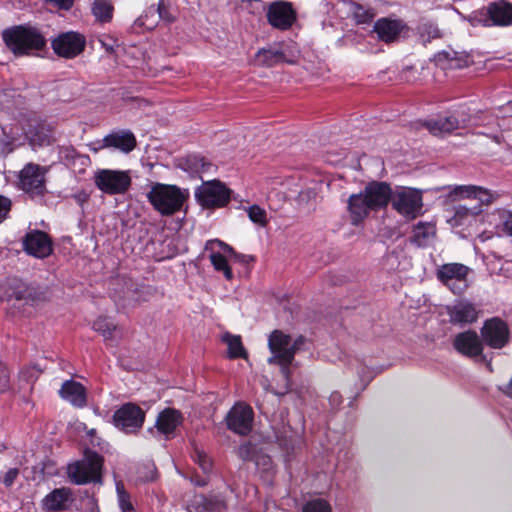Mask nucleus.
<instances>
[{
  "label": "nucleus",
  "mask_w": 512,
  "mask_h": 512,
  "mask_svg": "<svg viewBox=\"0 0 512 512\" xmlns=\"http://www.w3.org/2000/svg\"><path fill=\"white\" fill-rule=\"evenodd\" d=\"M305 343L304 336L300 335L293 339L289 334L278 329L272 331L268 337L271 356L267 362L280 366V372L285 381V390L280 393L281 395H284L290 388L291 370L289 366L293 362L295 354L303 349Z\"/></svg>",
  "instance_id": "nucleus-1"
},
{
  "label": "nucleus",
  "mask_w": 512,
  "mask_h": 512,
  "mask_svg": "<svg viewBox=\"0 0 512 512\" xmlns=\"http://www.w3.org/2000/svg\"><path fill=\"white\" fill-rule=\"evenodd\" d=\"M2 38L7 48L17 57L38 55L47 45L42 32L30 25L5 29Z\"/></svg>",
  "instance_id": "nucleus-2"
},
{
  "label": "nucleus",
  "mask_w": 512,
  "mask_h": 512,
  "mask_svg": "<svg viewBox=\"0 0 512 512\" xmlns=\"http://www.w3.org/2000/svg\"><path fill=\"white\" fill-rule=\"evenodd\" d=\"M187 190L176 185L155 183L147 193L152 207L162 216H171L180 211L187 200Z\"/></svg>",
  "instance_id": "nucleus-3"
},
{
  "label": "nucleus",
  "mask_w": 512,
  "mask_h": 512,
  "mask_svg": "<svg viewBox=\"0 0 512 512\" xmlns=\"http://www.w3.org/2000/svg\"><path fill=\"white\" fill-rule=\"evenodd\" d=\"M103 458L94 451L87 450L82 461L70 464L67 474L71 482L76 485H83L90 482L101 481V469Z\"/></svg>",
  "instance_id": "nucleus-4"
},
{
  "label": "nucleus",
  "mask_w": 512,
  "mask_h": 512,
  "mask_svg": "<svg viewBox=\"0 0 512 512\" xmlns=\"http://www.w3.org/2000/svg\"><path fill=\"white\" fill-rule=\"evenodd\" d=\"M48 169L36 163H27L18 174V188L31 198H42L46 192Z\"/></svg>",
  "instance_id": "nucleus-5"
},
{
  "label": "nucleus",
  "mask_w": 512,
  "mask_h": 512,
  "mask_svg": "<svg viewBox=\"0 0 512 512\" xmlns=\"http://www.w3.org/2000/svg\"><path fill=\"white\" fill-rule=\"evenodd\" d=\"M391 204L393 209L403 217L415 219L422 212V194L417 189L397 187L393 191Z\"/></svg>",
  "instance_id": "nucleus-6"
},
{
  "label": "nucleus",
  "mask_w": 512,
  "mask_h": 512,
  "mask_svg": "<svg viewBox=\"0 0 512 512\" xmlns=\"http://www.w3.org/2000/svg\"><path fill=\"white\" fill-rule=\"evenodd\" d=\"M94 183L108 195L123 194L131 185V177L126 171L101 169L95 173Z\"/></svg>",
  "instance_id": "nucleus-7"
},
{
  "label": "nucleus",
  "mask_w": 512,
  "mask_h": 512,
  "mask_svg": "<svg viewBox=\"0 0 512 512\" xmlns=\"http://www.w3.org/2000/svg\"><path fill=\"white\" fill-rule=\"evenodd\" d=\"M231 191L220 181L203 182L195 191L198 203L204 208H219L230 201Z\"/></svg>",
  "instance_id": "nucleus-8"
},
{
  "label": "nucleus",
  "mask_w": 512,
  "mask_h": 512,
  "mask_svg": "<svg viewBox=\"0 0 512 512\" xmlns=\"http://www.w3.org/2000/svg\"><path fill=\"white\" fill-rule=\"evenodd\" d=\"M469 271L470 268L461 263H447L437 269L436 276L454 294H462L468 288Z\"/></svg>",
  "instance_id": "nucleus-9"
},
{
  "label": "nucleus",
  "mask_w": 512,
  "mask_h": 512,
  "mask_svg": "<svg viewBox=\"0 0 512 512\" xmlns=\"http://www.w3.org/2000/svg\"><path fill=\"white\" fill-rule=\"evenodd\" d=\"M24 128L21 114L1 124L0 156L7 157L18 147L24 145Z\"/></svg>",
  "instance_id": "nucleus-10"
},
{
  "label": "nucleus",
  "mask_w": 512,
  "mask_h": 512,
  "mask_svg": "<svg viewBox=\"0 0 512 512\" xmlns=\"http://www.w3.org/2000/svg\"><path fill=\"white\" fill-rule=\"evenodd\" d=\"M145 421V412L134 403L123 404L113 415L114 425L125 433H137Z\"/></svg>",
  "instance_id": "nucleus-11"
},
{
  "label": "nucleus",
  "mask_w": 512,
  "mask_h": 512,
  "mask_svg": "<svg viewBox=\"0 0 512 512\" xmlns=\"http://www.w3.org/2000/svg\"><path fill=\"white\" fill-rule=\"evenodd\" d=\"M51 46L56 55L65 59H73L80 55L86 47L84 35L69 31L59 34L51 41Z\"/></svg>",
  "instance_id": "nucleus-12"
},
{
  "label": "nucleus",
  "mask_w": 512,
  "mask_h": 512,
  "mask_svg": "<svg viewBox=\"0 0 512 512\" xmlns=\"http://www.w3.org/2000/svg\"><path fill=\"white\" fill-rule=\"evenodd\" d=\"M253 419L252 408L243 402L236 403L225 417L228 429L243 436L251 432Z\"/></svg>",
  "instance_id": "nucleus-13"
},
{
  "label": "nucleus",
  "mask_w": 512,
  "mask_h": 512,
  "mask_svg": "<svg viewBox=\"0 0 512 512\" xmlns=\"http://www.w3.org/2000/svg\"><path fill=\"white\" fill-rule=\"evenodd\" d=\"M510 331L505 321L493 317L484 322L481 328L483 343L493 349H501L509 342Z\"/></svg>",
  "instance_id": "nucleus-14"
},
{
  "label": "nucleus",
  "mask_w": 512,
  "mask_h": 512,
  "mask_svg": "<svg viewBox=\"0 0 512 512\" xmlns=\"http://www.w3.org/2000/svg\"><path fill=\"white\" fill-rule=\"evenodd\" d=\"M267 21L276 29L286 31L292 27L297 20V13L292 4L286 1H274L267 10Z\"/></svg>",
  "instance_id": "nucleus-15"
},
{
  "label": "nucleus",
  "mask_w": 512,
  "mask_h": 512,
  "mask_svg": "<svg viewBox=\"0 0 512 512\" xmlns=\"http://www.w3.org/2000/svg\"><path fill=\"white\" fill-rule=\"evenodd\" d=\"M484 26H508L512 24V4L500 0L490 3L480 11Z\"/></svg>",
  "instance_id": "nucleus-16"
},
{
  "label": "nucleus",
  "mask_w": 512,
  "mask_h": 512,
  "mask_svg": "<svg viewBox=\"0 0 512 512\" xmlns=\"http://www.w3.org/2000/svg\"><path fill=\"white\" fill-rule=\"evenodd\" d=\"M24 128V139L32 147L45 146L51 143L50 130L43 122L36 117L21 114Z\"/></svg>",
  "instance_id": "nucleus-17"
},
{
  "label": "nucleus",
  "mask_w": 512,
  "mask_h": 512,
  "mask_svg": "<svg viewBox=\"0 0 512 512\" xmlns=\"http://www.w3.org/2000/svg\"><path fill=\"white\" fill-rule=\"evenodd\" d=\"M442 189L448 191L446 196L451 201L471 199L484 204H492L496 199V196L489 190L476 185H455L443 187Z\"/></svg>",
  "instance_id": "nucleus-18"
},
{
  "label": "nucleus",
  "mask_w": 512,
  "mask_h": 512,
  "mask_svg": "<svg viewBox=\"0 0 512 512\" xmlns=\"http://www.w3.org/2000/svg\"><path fill=\"white\" fill-rule=\"evenodd\" d=\"M453 346L464 356L470 358L481 357V359L484 360V357L482 356L483 341L475 331L468 330L456 335L453 341Z\"/></svg>",
  "instance_id": "nucleus-19"
},
{
  "label": "nucleus",
  "mask_w": 512,
  "mask_h": 512,
  "mask_svg": "<svg viewBox=\"0 0 512 512\" xmlns=\"http://www.w3.org/2000/svg\"><path fill=\"white\" fill-rule=\"evenodd\" d=\"M256 60L263 67H274L282 63H295V57L284 48L283 44L261 48L256 53Z\"/></svg>",
  "instance_id": "nucleus-20"
},
{
  "label": "nucleus",
  "mask_w": 512,
  "mask_h": 512,
  "mask_svg": "<svg viewBox=\"0 0 512 512\" xmlns=\"http://www.w3.org/2000/svg\"><path fill=\"white\" fill-rule=\"evenodd\" d=\"M447 313L452 324H472L479 317V310L474 303L461 299L447 307Z\"/></svg>",
  "instance_id": "nucleus-21"
},
{
  "label": "nucleus",
  "mask_w": 512,
  "mask_h": 512,
  "mask_svg": "<svg viewBox=\"0 0 512 512\" xmlns=\"http://www.w3.org/2000/svg\"><path fill=\"white\" fill-rule=\"evenodd\" d=\"M23 245L29 255L37 258L48 257L53 250L50 237L45 232L39 230L27 233Z\"/></svg>",
  "instance_id": "nucleus-22"
},
{
  "label": "nucleus",
  "mask_w": 512,
  "mask_h": 512,
  "mask_svg": "<svg viewBox=\"0 0 512 512\" xmlns=\"http://www.w3.org/2000/svg\"><path fill=\"white\" fill-rule=\"evenodd\" d=\"M373 210L384 208L391 202L393 191L385 182H371L363 190Z\"/></svg>",
  "instance_id": "nucleus-23"
},
{
  "label": "nucleus",
  "mask_w": 512,
  "mask_h": 512,
  "mask_svg": "<svg viewBox=\"0 0 512 512\" xmlns=\"http://www.w3.org/2000/svg\"><path fill=\"white\" fill-rule=\"evenodd\" d=\"M73 502L70 488H57L47 494L42 500V509L46 512H59L69 509Z\"/></svg>",
  "instance_id": "nucleus-24"
},
{
  "label": "nucleus",
  "mask_w": 512,
  "mask_h": 512,
  "mask_svg": "<svg viewBox=\"0 0 512 512\" xmlns=\"http://www.w3.org/2000/svg\"><path fill=\"white\" fill-rule=\"evenodd\" d=\"M59 158L67 167L77 174H84L87 167L91 164V159L88 155L79 153L72 146L60 147Z\"/></svg>",
  "instance_id": "nucleus-25"
},
{
  "label": "nucleus",
  "mask_w": 512,
  "mask_h": 512,
  "mask_svg": "<svg viewBox=\"0 0 512 512\" xmlns=\"http://www.w3.org/2000/svg\"><path fill=\"white\" fill-rule=\"evenodd\" d=\"M104 145L128 154L135 149L137 140L130 130H117L104 137Z\"/></svg>",
  "instance_id": "nucleus-26"
},
{
  "label": "nucleus",
  "mask_w": 512,
  "mask_h": 512,
  "mask_svg": "<svg viewBox=\"0 0 512 512\" xmlns=\"http://www.w3.org/2000/svg\"><path fill=\"white\" fill-rule=\"evenodd\" d=\"M490 204H484L478 201L475 205L467 206V205H458L454 207V215L449 219V223L453 227L459 226H468L473 221L476 220L477 216H479L484 207L489 206Z\"/></svg>",
  "instance_id": "nucleus-27"
},
{
  "label": "nucleus",
  "mask_w": 512,
  "mask_h": 512,
  "mask_svg": "<svg viewBox=\"0 0 512 512\" xmlns=\"http://www.w3.org/2000/svg\"><path fill=\"white\" fill-rule=\"evenodd\" d=\"M404 28L401 20L383 17L378 19L373 26V31L380 41L390 43L395 41Z\"/></svg>",
  "instance_id": "nucleus-28"
},
{
  "label": "nucleus",
  "mask_w": 512,
  "mask_h": 512,
  "mask_svg": "<svg viewBox=\"0 0 512 512\" xmlns=\"http://www.w3.org/2000/svg\"><path fill=\"white\" fill-rule=\"evenodd\" d=\"M373 210L364 192L352 194L348 199V211L351 224L358 226Z\"/></svg>",
  "instance_id": "nucleus-29"
},
{
  "label": "nucleus",
  "mask_w": 512,
  "mask_h": 512,
  "mask_svg": "<svg viewBox=\"0 0 512 512\" xmlns=\"http://www.w3.org/2000/svg\"><path fill=\"white\" fill-rule=\"evenodd\" d=\"M59 394L62 399L69 402L75 407H84L87 402V394L85 387L74 380H66L60 390Z\"/></svg>",
  "instance_id": "nucleus-30"
},
{
  "label": "nucleus",
  "mask_w": 512,
  "mask_h": 512,
  "mask_svg": "<svg viewBox=\"0 0 512 512\" xmlns=\"http://www.w3.org/2000/svg\"><path fill=\"white\" fill-rule=\"evenodd\" d=\"M182 420L183 418L180 411L166 408L159 413L156 420V428L168 439L173 437L175 430L181 425Z\"/></svg>",
  "instance_id": "nucleus-31"
},
{
  "label": "nucleus",
  "mask_w": 512,
  "mask_h": 512,
  "mask_svg": "<svg viewBox=\"0 0 512 512\" xmlns=\"http://www.w3.org/2000/svg\"><path fill=\"white\" fill-rule=\"evenodd\" d=\"M424 126L432 135L441 136L456 130L459 127V121L450 115L426 121Z\"/></svg>",
  "instance_id": "nucleus-32"
},
{
  "label": "nucleus",
  "mask_w": 512,
  "mask_h": 512,
  "mask_svg": "<svg viewBox=\"0 0 512 512\" xmlns=\"http://www.w3.org/2000/svg\"><path fill=\"white\" fill-rule=\"evenodd\" d=\"M155 12L158 13V17L161 20L167 23H173L176 20V18L171 14L169 8L163 3V0H160L156 9L154 8V6L149 7L145 15L139 17L137 21L142 26H145L147 28H153L156 25L157 21H152L150 23H148L147 21L148 15L151 14L152 16H154Z\"/></svg>",
  "instance_id": "nucleus-33"
},
{
  "label": "nucleus",
  "mask_w": 512,
  "mask_h": 512,
  "mask_svg": "<svg viewBox=\"0 0 512 512\" xmlns=\"http://www.w3.org/2000/svg\"><path fill=\"white\" fill-rule=\"evenodd\" d=\"M211 166L210 162L198 155H189L179 162V167L191 174L207 172Z\"/></svg>",
  "instance_id": "nucleus-34"
},
{
  "label": "nucleus",
  "mask_w": 512,
  "mask_h": 512,
  "mask_svg": "<svg viewBox=\"0 0 512 512\" xmlns=\"http://www.w3.org/2000/svg\"><path fill=\"white\" fill-rule=\"evenodd\" d=\"M435 235V226L430 223H418L413 230L412 241L419 247L425 246L428 240Z\"/></svg>",
  "instance_id": "nucleus-35"
},
{
  "label": "nucleus",
  "mask_w": 512,
  "mask_h": 512,
  "mask_svg": "<svg viewBox=\"0 0 512 512\" xmlns=\"http://www.w3.org/2000/svg\"><path fill=\"white\" fill-rule=\"evenodd\" d=\"M222 339L223 342L227 344L229 358H246L247 353L243 347L240 336L226 333Z\"/></svg>",
  "instance_id": "nucleus-36"
},
{
  "label": "nucleus",
  "mask_w": 512,
  "mask_h": 512,
  "mask_svg": "<svg viewBox=\"0 0 512 512\" xmlns=\"http://www.w3.org/2000/svg\"><path fill=\"white\" fill-rule=\"evenodd\" d=\"M92 14L102 23L109 22L113 16V6L106 0H94Z\"/></svg>",
  "instance_id": "nucleus-37"
},
{
  "label": "nucleus",
  "mask_w": 512,
  "mask_h": 512,
  "mask_svg": "<svg viewBox=\"0 0 512 512\" xmlns=\"http://www.w3.org/2000/svg\"><path fill=\"white\" fill-rule=\"evenodd\" d=\"M209 258L216 271L223 272L224 277L227 280H231L233 278L232 270L224 255H222L220 252H212Z\"/></svg>",
  "instance_id": "nucleus-38"
},
{
  "label": "nucleus",
  "mask_w": 512,
  "mask_h": 512,
  "mask_svg": "<svg viewBox=\"0 0 512 512\" xmlns=\"http://www.w3.org/2000/svg\"><path fill=\"white\" fill-rule=\"evenodd\" d=\"M92 328L100 333L105 340H111L114 338V332L117 330V326L110 322L106 318H98L93 322Z\"/></svg>",
  "instance_id": "nucleus-39"
},
{
  "label": "nucleus",
  "mask_w": 512,
  "mask_h": 512,
  "mask_svg": "<svg viewBox=\"0 0 512 512\" xmlns=\"http://www.w3.org/2000/svg\"><path fill=\"white\" fill-rule=\"evenodd\" d=\"M247 215L249 217V219L261 226V227H265L268 223V220H267V213L266 211L261 208L260 206L258 205H252V206H249L247 209Z\"/></svg>",
  "instance_id": "nucleus-40"
},
{
  "label": "nucleus",
  "mask_w": 512,
  "mask_h": 512,
  "mask_svg": "<svg viewBox=\"0 0 512 512\" xmlns=\"http://www.w3.org/2000/svg\"><path fill=\"white\" fill-rule=\"evenodd\" d=\"M117 496H118V504L119 508L122 512H136L135 508L130 500L129 494L125 491L122 484L117 483Z\"/></svg>",
  "instance_id": "nucleus-41"
},
{
  "label": "nucleus",
  "mask_w": 512,
  "mask_h": 512,
  "mask_svg": "<svg viewBox=\"0 0 512 512\" xmlns=\"http://www.w3.org/2000/svg\"><path fill=\"white\" fill-rule=\"evenodd\" d=\"M302 512H332V507L324 499H313L303 506Z\"/></svg>",
  "instance_id": "nucleus-42"
},
{
  "label": "nucleus",
  "mask_w": 512,
  "mask_h": 512,
  "mask_svg": "<svg viewBox=\"0 0 512 512\" xmlns=\"http://www.w3.org/2000/svg\"><path fill=\"white\" fill-rule=\"evenodd\" d=\"M353 17L358 24H366L372 21L374 14L371 10L364 8L362 5L355 4Z\"/></svg>",
  "instance_id": "nucleus-43"
},
{
  "label": "nucleus",
  "mask_w": 512,
  "mask_h": 512,
  "mask_svg": "<svg viewBox=\"0 0 512 512\" xmlns=\"http://www.w3.org/2000/svg\"><path fill=\"white\" fill-rule=\"evenodd\" d=\"M203 508L207 512H221L225 508V503L219 498H202Z\"/></svg>",
  "instance_id": "nucleus-44"
},
{
  "label": "nucleus",
  "mask_w": 512,
  "mask_h": 512,
  "mask_svg": "<svg viewBox=\"0 0 512 512\" xmlns=\"http://www.w3.org/2000/svg\"><path fill=\"white\" fill-rule=\"evenodd\" d=\"M501 223L498 226L501 232L512 237V212L502 210L500 212Z\"/></svg>",
  "instance_id": "nucleus-45"
},
{
  "label": "nucleus",
  "mask_w": 512,
  "mask_h": 512,
  "mask_svg": "<svg viewBox=\"0 0 512 512\" xmlns=\"http://www.w3.org/2000/svg\"><path fill=\"white\" fill-rule=\"evenodd\" d=\"M195 461L199 464L203 472L207 473L211 470L212 464L209 457L201 451L196 450L194 455Z\"/></svg>",
  "instance_id": "nucleus-46"
},
{
  "label": "nucleus",
  "mask_w": 512,
  "mask_h": 512,
  "mask_svg": "<svg viewBox=\"0 0 512 512\" xmlns=\"http://www.w3.org/2000/svg\"><path fill=\"white\" fill-rule=\"evenodd\" d=\"M46 4L55 7L58 10L69 11L73 5L74 0H44Z\"/></svg>",
  "instance_id": "nucleus-47"
},
{
  "label": "nucleus",
  "mask_w": 512,
  "mask_h": 512,
  "mask_svg": "<svg viewBox=\"0 0 512 512\" xmlns=\"http://www.w3.org/2000/svg\"><path fill=\"white\" fill-rule=\"evenodd\" d=\"M237 456L242 460H249L252 457L253 453V446L250 442L241 444L237 448Z\"/></svg>",
  "instance_id": "nucleus-48"
},
{
  "label": "nucleus",
  "mask_w": 512,
  "mask_h": 512,
  "mask_svg": "<svg viewBox=\"0 0 512 512\" xmlns=\"http://www.w3.org/2000/svg\"><path fill=\"white\" fill-rule=\"evenodd\" d=\"M39 370L35 368H27L20 372V379L25 380L27 384H32L39 375Z\"/></svg>",
  "instance_id": "nucleus-49"
},
{
  "label": "nucleus",
  "mask_w": 512,
  "mask_h": 512,
  "mask_svg": "<svg viewBox=\"0 0 512 512\" xmlns=\"http://www.w3.org/2000/svg\"><path fill=\"white\" fill-rule=\"evenodd\" d=\"M11 205V200L8 197L0 195V223L7 217Z\"/></svg>",
  "instance_id": "nucleus-50"
},
{
  "label": "nucleus",
  "mask_w": 512,
  "mask_h": 512,
  "mask_svg": "<svg viewBox=\"0 0 512 512\" xmlns=\"http://www.w3.org/2000/svg\"><path fill=\"white\" fill-rule=\"evenodd\" d=\"M9 388V372L7 367L0 363V392H4Z\"/></svg>",
  "instance_id": "nucleus-51"
},
{
  "label": "nucleus",
  "mask_w": 512,
  "mask_h": 512,
  "mask_svg": "<svg viewBox=\"0 0 512 512\" xmlns=\"http://www.w3.org/2000/svg\"><path fill=\"white\" fill-rule=\"evenodd\" d=\"M19 475V470L17 468H11L9 469L4 477H3V483L6 487H10L12 486V484L14 483L15 479L18 477Z\"/></svg>",
  "instance_id": "nucleus-52"
},
{
  "label": "nucleus",
  "mask_w": 512,
  "mask_h": 512,
  "mask_svg": "<svg viewBox=\"0 0 512 512\" xmlns=\"http://www.w3.org/2000/svg\"><path fill=\"white\" fill-rule=\"evenodd\" d=\"M88 147H89L90 151H92L94 153H97L102 149L108 148V146L104 145V138L102 140L88 144Z\"/></svg>",
  "instance_id": "nucleus-53"
},
{
  "label": "nucleus",
  "mask_w": 512,
  "mask_h": 512,
  "mask_svg": "<svg viewBox=\"0 0 512 512\" xmlns=\"http://www.w3.org/2000/svg\"><path fill=\"white\" fill-rule=\"evenodd\" d=\"M209 244H217L219 247L222 248V250L226 253H233V249L231 246H229L228 244L222 242V241H219V240H213V241H209L207 245Z\"/></svg>",
  "instance_id": "nucleus-54"
},
{
  "label": "nucleus",
  "mask_w": 512,
  "mask_h": 512,
  "mask_svg": "<svg viewBox=\"0 0 512 512\" xmlns=\"http://www.w3.org/2000/svg\"><path fill=\"white\" fill-rule=\"evenodd\" d=\"M503 392L505 395L512 398V376H511L510 381L504 387Z\"/></svg>",
  "instance_id": "nucleus-55"
},
{
  "label": "nucleus",
  "mask_w": 512,
  "mask_h": 512,
  "mask_svg": "<svg viewBox=\"0 0 512 512\" xmlns=\"http://www.w3.org/2000/svg\"><path fill=\"white\" fill-rule=\"evenodd\" d=\"M252 260H253L252 256H245V255H242L241 259H240V261L245 262V263H248L249 261H252Z\"/></svg>",
  "instance_id": "nucleus-56"
},
{
  "label": "nucleus",
  "mask_w": 512,
  "mask_h": 512,
  "mask_svg": "<svg viewBox=\"0 0 512 512\" xmlns=\"http://www.w3.org/2000/svg\"><path fill=\"white\" fill-rule=\"evenodd\" d=\"M102 45L105 47V49H106L108 52H112V51H113L112 46L105 45L103 42H102Z\"/></svg>",
  "instance_id": "nucleus-57"
},
{
  "label": "nucleus",
  "mask_w": 512,
  "mask_h": 512,
  "mask_svg": "<svg viewBox=\"0 0 512 512\" xmlns=\"http://www.w3.org/2000/svg\"><path fill=\"white\" fill-rule=\"evenodd\" d=\"M3 449H5V446H1V448H0V452H1Z\"/></svg>",
  "instance_id": "nucleus-58"
}]
</instances>
